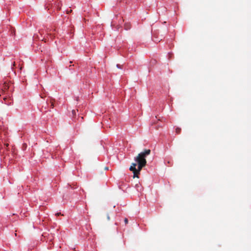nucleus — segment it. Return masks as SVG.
Returning <instances> with one entry per match:
<instances>
[{"label":"nucleus","mask_w":251,"mask_h":251,"mask_svg":"<svg viewBox=\"0 0 251 251\" xmlns=\"http://www.w3.org/2000/svg\"><path fill=\"white\" fill-rule=\"evenodd\" d=\"M151 153L150 150H146L138 154V156L135 157L134 160L138 163L137 168H136L137 164L133 163L129 168V170L133 172L134 175L133 177H138L142 168L144 167L147 163L146 157Z\"/></svg>","instance_id":"1"},{"label":"nucleus","mask_w":251,"mask_h":251,"mask_svg":"<svg viewBox=\"0 0 251 251\" xmlns=\"http://www.w3.org/2000/svg\"><path fill=\"white\" fill-rule=\"evenodd\" d=\"M124 222L126 224H127L128 223V220L127 218H125L124 220Z\"/></svg>","instance_id":"2"},{"label":"nucleus","mask_w":251,"mask_h":251,"mask_svg":"<svg viewBox=\"0 0 251 251\" xmlns=\"http://www.w3.org/2000/svg\"><path fill=\"white\" fill-rule=\"evenodd\" d=\"M180 130V129L177 128L176 129V132L178 133L179 132Z\"/></svg>","instance_id":"3"},{"label":"nucleus","mask_w":251,"mask_h":251,"mask_svg":"<svg viewBox=\"0 0 251 251\" xmlns=\"http://www.w3.org/2000/svg\"><path fill=\"white\" fill-rule=\"evenodd\" d=\"M72 113H73V114H75V110H72Z\"/></svg>","instance_id":"4"},{"label":"nucleus","mask_w":251,"mask_h":251,"mask_svg":"<svg viewBox=\"0 0 251 251\" xmlns=\"http://www.w3.org/2000/svg\"><path fill=\"white\" fill-rule=\"evenodd\" d=\"M107 218H108V220H109V219H110V218H109V217L108 216H107Z\"/></svg>","instance_id":"5"}]
</instances>
